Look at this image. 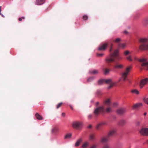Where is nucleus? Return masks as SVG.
I'll return each mask as SVG.
<instances>
[{
	"instance_id": "f257e3e1",
	"label": "nucleus",
	"mask_w": 148,
	"mask_h": 148,
	"mask_svg": "<svg viewBox=\"0 0 148 148\" xmlns=\"http://www.w3.org/2000/svg\"><path fill=\"white\" fill-rule=\"evenodd\" d=\"M147 84H148V78H145L142 79L139 83L140 88H142L144 86Z\"/></svg>"
},
{
	"instance_id": "f03ea898",
	"label": "nucleus",
	"mask_w": 148,
	"mask_h": 148,
	"mask_svg": "<svg viewBox=\"0 0 148 148\" xmlns=\"http://www.w3.org/2000/svg\"><path fill=\"white\" fill-rule=\"evenodd\" d=\"M138 61L142 63L141 66L148 67V61H147L146 58H142L139 59Z\"/></svg>"
},
{
	"instance_id": "7ed1b4c3",
	"label": "nucleus",
	"mask_w": 148,
	"mask_h": 148,
	"mask_svg": "<svg viewBox=\"0 0 148 148\" xmlns=\"http://www.w3.org/2000/svg\"><path fill=\"white\" fill-rule=\"evenodd\" d=\"M115 59L113 56H111V54L105 59V62L107 63H109L114 61Z\"/></svg>"
},
{
	"instance_id": "20e7f679",
	"label": "nucleus",
	"mask_w": 148,
	"mask_h": 148,
	"mask_svg": "<svg viewBox=\"0 0 148 148\" xmlns=\"http://www.w3.org/2000/svg\"><path fill=\"white\" fill-rule=\"evenodd\" d=\"M104 111V108L103 106H101L95 109L94 113L95 115L98 114L101 112H103Z\"/></svg>"
},
{
	"instance_id": "39448f33",
	"label": "nucleus",
	"mask_w": 148,
	"mask_h": 148,
	"mask_svg": "<svg viewBox=\"0 0 148 148\" xmlns=\"http://www.w3.org/2000/svg\"><path fill=\"white\" fill-rule=\"evenodd\" d=\"M72 125L73 128H77L82 126L83 123L82 122L75 121L72 123Z\"/></svg>"
},
{
	"instance_id": "423d86ee",
	"label": "nucleus",
	"mask_w": 148,
	"mask_h": 148,
	"mask_svg": "<svg viewBox=\"0 0 148 148\" xmlns=\"http://www.w3.org/2000/svg\"><path fill=\"white\" fill-rule=\"evenodd\" d=\"M140 134L143 135L148 136V128H142L139 131Z\"/></svg>"
},
{
	"instance_id": "0eeeda50",
	"label": "nucleus",
	"mask_w": 148,
	"mask_h": 148,
	"mask_svg": "<svg viewBox=\"0 0 148 148\" xmlns=\"http://www.w3.org/2000/svg\"><path fill=\"white\" fill-rule=\"evenodd\" d=\"M59 129L58 127H54L51 129V132L52 134L56 135L59 132Z\"/></svg>"
},
{
	"instance_id": "6e6552de",
	"label": "nucleus",
	"mask_w": 148,
	"mask_h": 148,
	"mask_svg": "<svg viewBox=\"0 0 148 148\" xmlns=\"http://www.w3.org/2000/svg\"><path fill=\"white\" fill-rule=\"evenodd\" d=\"M119 53V50L118 49L115 50L114 51L113 53L111 54V56H114V57L117 58L118 60L121 59L122 58L118 56Z\"/></svg>"
},
{
	"instance_id": "1a4fd4ad",
	"label": "nucleus",
	"mask_w": 148,
	"mask_h": 148,
	"mask_svg": "<svg viewBox=\"0 0 148 148\" xmlns=\"http://www.w3.org/2000/svg\"><path fill=\"white\" fill-rule=\"evenodd\" d=\"M108 44L106 43L101 45L98 48V50L99 51H104L106 48Z\"/></svg>"
},
{
	"instance_id": "9d476101",
	"label": "nucleus",
	"mask_w": 148,
	"mask_h": 148,
	"mask_svg": "<svg viewBox=\"0 0 148 148\" xmlns=\"http://www.w3.org/2000/svg\"><path fill=\"white\" fill-rule=\"evenodd\" d=\"M104 83L108 84H111L110 86L108 87V89H110L111 87L114 84V83L112 82V80L111 79H104Z\"/></svg>"
},
{
	"instance_id": "9b49d317",
	"label": "nucleus",
	"mask_w": 148,
	"mask_h": 148,
	"mask_svg": "<svg viewBox=\"0 0 148 148\" xmlns=\"http://www.w3.org/2000/svg\"><path fill=\"white\" fill-rule=\"evenodd\" d=\"M139 49L140 50H148V43L141 45L139 47Z\"/></svg>"
},
{
	"instance_id": "f8f14e48",
	"label": "nucleus",
	"mask_w": 148,
	"mask_h": 148,
	"mask_svg": "<svg viewBox=\"0 0 148 148\" xmlns=\"http://www.w3.org/2000/svg\"><path fill=\"white\" fill-rule=\"evenodd\" d=\"M126 111V110L125 109L121 108L117 111V113L118 114H121L125 113Z\"/></svg>"
},
{
	"instance_id": "ddd939ff",
	"label": "nucleus",
	"mask_w": 148,
	"mask_h": 148,
	"mask_svg": "<svg viewBox=\"0 0 148 148\" xmlns=\"http://www.w3.org/2000/svg\"><path fill=\"white\" fill-rule=\"evenodd\" d=\"M128 74L125 71L122 73L121 78L123 79V81L125 80Z\"/></svg>"
},
{
	"instance_id": "4468645a",
	"label": "nucleus",
	"mask_w": 148,
	"mask_h": 148,
	"mask_svg": "<svg viewBox=\"0 0 148 148\" xmlns=\"http://www.w3.org/2000/svg\"><path fill=\"white\" fill-rule=\"evenodd\" d=\"M45 0H36V4L37 5H41L45 2Z\"/></svg>"
},
{
	"instance_id": "2eb2a0df",
	"label": "nucleus",
	"mask_w": 148,
	"mask_h": 148,
	"mask_svg": "<svg viewBox=\"0 0 148 148\" xmlns=\"http://www.w3.org/2000/svg\"><path fill=\"white\" fill-rule=\"evenodd\" d=\"M108 140V137H104L101 138L100 142L101 143H103L107 142Z\"/></svg>"
},
{
	"instance_id": "dca6fc26",
	"label": "nucleus",
	"mask_w": 148,
	"mask_h": 148,
	"mask_svg": "<svg viewBox=\"0 0 148 148\" xmlns=\"http://www.w3.org/2000/svg\"><path fill=\"white\" fill-rule=\"evenodd\" d=\"M143 25L145 26L148 25V17H146L143 21Z\"/></svg>"
},
{
	"instance_id": "f3484780",
	"label": "nucleus",
	"mask_w": 148,
	"mask_h": 148,
	"mask_svg": "<svg viewBox=\"0 0 148 148\" xmlns=\"http://www.w3.org/2000/svg\"><path fill=\"white\" fill-rule=\"evenodd\" d=\"M104 103L107 106H109L111 103V99H108L104 101Z\"/></svg>"
},
{
	"instance_id": "a211bd4d",
	"label": "nucleus",
	"mask_w": 148,
	"mask_h": 148,
	"mask_svg": "<svg viewBox=\"0 0 148 148\" xmlns=\"http://www.w3.org/2000/svg\"><path fill=\"white\" fill-rule=\"evenodd\" d=\"M148 40V38H140L139 41L141 43H144L146 42Z\"/></svg>"
},
{
	"instance_id": "6ab92c4d",
	"label": "nucleus",
	"mask_w": 148,
	"mask_h": 148,
	"mask_svg": "<svg viewBox=\"0 0 148 148\" xmlns=\"http://www.w3.org/2000/svg\"><path fill=\"white\" fill-rule=\"evenodd\" d=\"M118 48H119L123 49L126 47V44L125 43H121L118 45Z\"/></svg>"
},
{
	"instance_id": "aec40b11",
	"label": "nucleus",
	"mask_w": 148,
	"mask_h": 148,
	"mask_svg": "<svg viewBox=\"0 0 148 148\" xmlns=\"http://www.w3.org/2000/svg\"><path fill=\"white\" fill-rule=\"evenodd\" d=\"M142 106L143 104L141 103H137L134 105V106H133V109L136 108L140 107Z\"/></svg>"
},
{
	"instance_id": "412c9836",
	"label": "nucleus",
	"mask_w": 148,
	"mask_h": 148,
	"mask_svg": "<svg viewBox=\"0 0 148 148\" xmlns=\"http://www.w3.org/2000/svg\"><path fill=\"white\" fill-rule=\"evenodd\" d=\"M123 65L121 64H116L114 66L115 68L117 69H121L123 68Z\"/></svg>"
},
{
	"instance_id": "4be33fe9",
	"label": "nucleus",
	"mask_w": 148,
	"mask_h": 148,
	"mask_svg": "<svg viewBox=\"0 0 148 148\" xmlns=\"http://www.w3.org/2000/svg\"><path fill=\"white\" fill-rule=\"evenodd\" d=\"M116 133V131L114 130H112L110 131L108 133L109 136H112L114 135Z\"/></svg>"
},
{
	"instance_id": "5701e85b",
	"label": "nucleus",
	"mask_w": 148,
	"mask_h": 148,
	"mask_svg": "<svg viewBox=\"0 0 148 148\" xmlns=\"http://www.w3.org/2000/svg\"><path fill=\"white\" fill-rule=\"evenodd\" d=\"M72 136V134L71 133H69L66 134L65 135L64 137V138L65 139H67L70 138H71Z\"/></svg>"
},
{
	"instance_id": "b1692460",
	"label": "nucleus",
	"mask_w": 148,
	"mask_h": 148,
	"mask_svg": "<svg viewBox=\"0 0 148 148\" xmlns=\"http://www.w3.org/2000/svg\"><path fill=\"white\" fill-rule=\"evenodd\" d=\"M35 116L36 119L38 120H41L42 119V117L38 113H36Z\"/></svg>"
},
{
	"instance_id": "393cba45",
	"label": "nucleus",
	"mask_w": 148,
	"mask_h": 148,
	"mask_svg": "<svg viewBox=\"0 0 148 148\" xmlns=\"http://www.w3.org/2000/svg\"><path fill=\"white\" fill-rule=\"evenodd\" d=\"M82 140L81 138L79 139L75 143V146L76 147L78 146L80 143L82 142Z\"/></svg>"
},
{
	"instance_id": "a878e982",
	"label": "nucleus",
	"mask_w": 148,
	"mask_h": 148,
	"mask_svg": "<svg viewBox=\"0 0 148 148\" xmlns=\"http://www.w3.org/2000/svg\"><path fill=\"white\" fill-rule=\"evenodd\" d=\"M131 92L132 93L136 95H138L139 94V91L136 89L132 90H131Z\"/></svg>"
},
{
	"instance_id": "bb28decb",
	"label": "nucleus",
	"mask_w": 148,
	"mask_h": 148,
	"mask_svg": "<svg viewBox=\"0 0 148 148\" xmlns=\"http://www.w3.org/2000/svg\"><path fill=\"white\" fill-rule=\"evenodd\" d=\"M89 145V143L88 142H85L83 144L82 147L83 148H86Z\"/></svg>"
},
{
	"instance_id": "cd10ccee",
	"label": "nucleus",
	"mask_w": 148,
	"mask_h": 148,
	"mask_svg": "<svg viewBox=\"0 0 148 148\" xmlns=\"http://www.w3.org/2000/svg\"><path fill=\"white\" fill-rule=\"evenodd\" d=\"M98 83L99 85H101L104 84V79H101L99 80L98 82Z\"/></svg>"
},
{
	"instance_id": "c85d7f7f",
	"label": "nucleus",
	"mask_w": 148,
	"mask_h": 148,
	"mask_svg": "<svg viewBox=\"0 0 148 148\" xmlns=\"http://www.w3.org/2000/svg\"><path fill=\"white\" fill-rule=\"evenodd\" d=\"M98 73V71L97 70H93L90 71V73L92 74H96Z\"/></svg>"
},
{
	"instance_id": "c756f323",
	"label": "nucleus",
	"mask_w": 148,
	"mask_h": 148,
	"mask_svg": "<svg viewBox=\"0 0 148 148\" xmlns=\"http://www.w3.org/2000/svg\"><path fill=\"white\" fill-rule=\"evenodd\" d=\"M131 68H132V67L131 66H128L126 68L125 71L127 72V73H129L130 72V70Z\"/></svg>"
},
{
	"instance_id": "7c9ffc66",
	"label": "nucleus",
	"mask_w": 148,
	"mask_h": 148,
	"mask_svg": "<svg viewBox=\"0 0 148 148\" xmlns=\"http://www.w3.org/2000/svg\"><path fill=\"white\" fill-rule=\"evenodd\" d=\"M112 108L110 107L107 108L106 110V112H112Z\"/></svg>"
},
{
	"instance_id": "2f4dec72",
	"label": "nucleus",
	"mask_w": 148,
	"mask_h": 148,
	"mask_svg": "<svg viewBox=\"0 0 148 148\" xmlns=\"http://www.w3.org/2000/svg\"><path fill=\"white\" fill-rule=\"evenodd\" d=\"M121 38H116L115 40H113V41L115 43H118L120 42H121Z\"/></svg>"
},
{
	"instance_id": "473e14b6",
	"label": "nucleus",
	"mask_w": 148,
	"mask_h": 148,
	"mask_svg": "<svg viewBox=\"0 0 148 148\" xmlns=\"http://www.w3.org/2000/svg\"><path fill=\"white\" fill-rule=\"evenodd\" d=\"M104 73L105 74L108 73L110 71V70L107 69H105L104 70Z\"/></svg>"
},
{
	"instance_id": "72a5a7b5",
	"label": "nucleus",
	"mask_w": 148,
	"mask_h": 148,
	"mask_svg": "<svg viewBox=\"0 0 148 148\" xmlns=\"http://www.w3.org/2000/svg\"><path fill=\"white\" fill-rule=\"evenodd\" d=\"M90 139L91 140H94L95 138V136L94 134H92L89 136Z\"/></svg>"
},
{
	"instance_id": "f704fd0d",
	"label": "nucleus",
	"mask_w": 148,
	"mask_h": 148,
	"mask_svg": "<svg viewBox=\"0 0 148 148\" xmlns=\"http://www.w3.org/2000/svg\"><path fill=\"white\" fill-rule=\"evenodd\" d=\"M143 101L146 104L148 105V97L144 99Z\"/></svg>"
},
{
	"instance_id": "c9c22d12",
	"label": "nucleus",
	"mask_w": 148,
	"mask_h": 148,
	"mask_svg": "<svg viewBox=\"0 0 148 148\" xmlns=\"http://www.w3.org/2000/svg\"><path fill=\"white\" fill-rule=\"evenodd\" d=\"M62 103H62L61 102L58 104L56 105V108L58 109L59 108H60L62 104Z\"/></svg>"
},
{
	"instance_id": "e433bc0d",
	"label": "nucleus",
	"mask_w": 148,
	"mask_h": 148,
	"mask_svg": "<svg viewBox=\"0 0 148 148\" xmlns=\"http://www.w3.org/2000/svg\"><path fill=\"white\" fill-rule=\"evenodd\" d=\"M83 19L84 20H87L88 18V16L87 15H84L83 16Z\"/></svg>"
},
{
	"instance_id": "4c0bfd02",
	"label": "nucleus",
	"mask_w": 148,
	"mask_h": 148,
	"mask_svg": "<svg viewBox=\"0 0 148 148\" xmlns=\"http://www.w3.org/2000/svg\"><path fill=\"white\" fill-rule=\"evenodd\" d=\"M127 59L128 60L130 61H132V60L131 58V56H129L127 58Z\"/></svg>"
},
{
	"instance_id": "58836bf2",
	"label": "nucleus",
	"mask_w": 148,
	"mask_h": 148,
	"mask_svg": "<svg viewBox=\"0 0 148 148\" xmlns=\"http://www.w3.org/2000/svg\"><path fill=\"white\" fill-rule=\"evenodd\" d=\"M103 148H110V147L109 145H104Z\"/></svg>"
},
{
	"instance_id": "ea45409f",
	"label": "nucleus",
	"mask_w": 148,
	"mask_h": 148,
	"mask_svg": "<svg viewBox=\"0 0 148 148\" xmlns=\"http://www.w3.org/2000/svg\"><path fill=\"white\" fill-rule=\"evenodd\" d=\"M130 53V52L128 51H125L124 52V54L125 55H128L129 53Z\"/></svg>"
},
{
	"instance_id": "a19ab883",
	"label": "nucleus",
	"mask_w": 148,
	"mask_h": 148,
	"mask_svg": "<svg viewBox=\"0 0 148 148\" xmlns=\"http://www.w3.org/2000/svg\"><path fill=\"white\" fill-rule=\"evenodd\" d=\"M25 19V18L24 16L22 17H21L19 18H18V20L19 21H21L22 20V19Z\"/></svg>"
},
{
	"instance_id": "79ce46f5",
	"label": "nucleus",
	"mask_w": 148,
	"mask_h": 148,
	"mask_svg": "<svg viewBox=\"0 0 148 148\" xmlns=\"http://www.w3.org/2000/svg\"><path fill=\"white\" fill-rule=\"evenodd\" d=\"M93 78L92 77H90L88 78V82H90L93 80Z\"/></svg>"
},
{
	"instance_id": "37998d69",
	"label": "nucleus",
	"mask_w": 148,
	"mask_h": 148,
	"mask_svg": "<svg viewBox=\"0 0 148 148\" xmlns=\"http://www.w3.org/2000/svg\"><path fill=\"white\" fill-rule=\"evenodd\" d=\"M103 53H97V56H98L101 57L103 55Z\"/></svg>"
},
{
	"instance_id": "c03bdc74",
	"label": "nucleus",
	"mask_w": 148,
	"mask_h": 148,
	"mask_svg": "<svg viewBox=\"0 0 148 148\" xmlns=\"http://www.w3.org/2000/svg\"><path fill=\"white\" fill-rule=\"evenodd\" d=\"M118 103H114L113 104V107H115L117 106L118 105Z\"/></svg>"
},
{
	"instance_id": "a18cd8bd",
	"label": "nucleus",
	"mask_w": 148,
	"mask_h": 148,
	"mask_svg": "<svg viewBox=\"0 0 148 148\" xmlns=\"http://www.w3.org/2000/svg\"><path fill=\"white\" fill-rule=\"evenodd\" d=\"M97 147V145H92L90 148H96Z\"/></svg>"
},
{
	"instance_id": "49530a36",
	"label": "nucleus",
	"mask_w": 148,
	"mask_h": 148,
	"mask_svg": "<svg viewBox=\"0 0 148 148\" xmlns=\"http://www.w3.org/2000/svg\"><path fill=\"white\" fill-rule=\"evenodd\" d=\"M1 6H0V15H1V16L3 17H4L5 16L4 15H3V14H1Z\"/></svg>"
},
{
	"instance_id": "de8ad7c7",
	"label": "nucleus",
	"mask_w": 148,
	"mask_h": 148,
	"mask_svg": "<svg viewBox=\"0 0 148 148\" xmlns=\"http://www.w3.org/2000/svg\"><path fill=\"white\" fill-rule=\"evenodd\" d=\"M88 119H91L92 117V115L90 114L88 116Z\"/></svg>"
},
{
	"instance_id": "09e8293b",
	"label": "nucleus",
	"mask_w": 148,
	"mask_h": 148,
	"mask_svg": "<svg viewBox=\"0 0 148 148\" xmlns=\"http://www.w3.org/2000/svg\"><path fill=\"white\" fill-rule=\"evenodd\" d=\"M112 44L111 45V46L110 47V48L109 50V51L110 52H111V51L112 50Z\"/></svg>"
},
{
	"instance_id": "8fccbe9b",
	"label": "nucleus",
	"mask_w": 148,
	"mask_h": 148,
	"mask_svg": "<svg viewBox=\"0 0 148 148\" xmlns=\"http://www.w3.org/2000/svg\"><path fill=\"white\" fill-rule=\"evenodd\" d=\"M62 115L64 117L65 116V114L64 113H62Z\"/></svg>"
},
{
	"instance_id": "3c124183",
	"label": "nucleus",
	"mask_w": 148,
	"mask_h": 148,
	"mask_svg": "<svg viewBox=\"0 0 148 148\" xmlns=\"http://www.w3.org/2000/svg\"><path fill=\"white\" fill-rule=\"evenodd\" d=\"M124 33L125 34H127V32L126 31H125L124 32Z\"/></svg>"
},
{
	"instance_id": "603ef678",
	"label": "nucleus",
	"mask_w": 148,
	"mask_h": 148,
	"mask_svg": "<svg viewBox=\"0 0 148 148\" xmlns=\"http://www.w3.org/2000/svg\"><path fill=\"white\" fill-rule=\"evenodd\" d=\"M146 114H147L145 112L144 113V115H146Z\"/></svg>"
},
{
	"instance_id": "864d4df0",
	"label": "nucleus",
	"mask_w": 148,
	"mask_h": 148,
	"mask_svg": "<svg viewBox=\"0 0 148 148\" xmlns=\"http://www.w3.org/2000/svg\"><path fill=\"white\" fill-rule=\"evenodd\" d=\"M96 104L97 105H98L99 104V102H97L96 103Z\"/></svg>"
},
{
	"instance_id": "5fc2aeb1",
	"label": "nucleus",
	"mask_w": 148,
	"mask_h": 148,
	"mask_svg": "<svg viewBox=\"0 0 148 148\" xmlns=\"http://www.w3.org/2000/svg\"><path fill=\"white\" fill-rule=\"evenodd\" d=\"M71 108L72 109H73V108L72 107H71Z\"/></svg>"
},
{
	"instance_id": "6e6d98bb",
	"label": "nucleus",
	"mask_w": 148,
	"mask_h": 148,
	"mask_svg": "<svg viewBox=\"0 0 148 148\" xmlns=\"http://www.w3.org/2000/svg\"><path fill=\"white\" fill-rule=\"evenodd\" d=\"M101 123H100V124H99V125H101Z\"/></svg>"
},
{
	"instance_id": "4d7b16f0",
	"label": "nucleus",
	"mask_w": 148,
	"mask_h": 148,
	"mask_svg": "<svg viewBox=\"0 0 148 148\" xmlns=\"http://www.w3.org/2000/svg\"><path fill=\"white\" fill-rule=\"evenodd\" d=\"M147 142L148 143V140H147Z\"/></svg>"
}]
</instances>
